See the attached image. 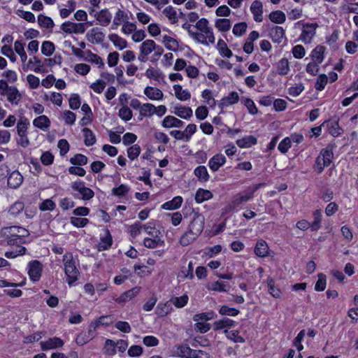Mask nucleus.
Wrapping results in <instances>:
<instances>
[{
	"instance_id": "obj_54",
	"label": "nucleus",
	"mask_w": 358,
	"mask_h": 358,
	"mask_svg": "<svg viewBox=\"0 0 358 358\" xmlns=\"http://www.w3.org/2000/svg\"><path fill=\"white\" fill-rule=\"evenodd\" d=\"M128 20L127 14L124 13V12L120 9H119L115 15L112 28L116 29L118 25L121 24L122 22L126 21Z\"/></svg>"
},
{
	"instance_id": "obj_12",
	"label": "nucleus",
	"mask_w": 358,
	"mask_h": 358,
	"mask_svg": "<svg viewBox=\"0 0 358 358\" xmlns=\"http://www.w3.org/2000/svg\"><path fill=\"white\" fill-rule=\"evenodd\" d=\"M94 17L98 21L99 24L106 27L110 23L112 15L109 10L106 8L96 13Z\"/></svg>"
},
{
	"instance_id": "obj_61",
	"label": "nucleus",
	"mask_w": 358,
	"mask_h": 358,
	"mask_svg": "<svg viewBox=\"0 0 358 358\" xmlns=\"http://www.w3.org/2000/svg\"><path fill=\"white\" fill-rule=\"evenodd\" d=\"M219 313L221 315L236 316L240 313V310L227 306H222L219 309Z\"/></svg>"
},
{
	"instance_id": "obj_34",
	"label": "nucleus",
	"mask_w": 358,
	"mask_h": 358,
	"mask_svg": "<svg viewBox=\"0 0 358 358\" xmlns=\"http://www.w3.org/2000/svg\"><path fill=\"white\" fill-rule=\"evenodd\" d=\"M199 235L194 234V232L188 229V230L181 236L180 243L182 246H187L192 243Z\"/></svg>"
},
{
	"instance_id": "obj_33",
	"label": "nucleus",
	"mask_w": 358,
	"mask_h": 358,
	"mask_svg": "<svg viewBox=\"0 0 358 358\" xmlns=\"http://www.w3.org/2000/svg\"><path fill=\"white\" fill-rule=\"evenodd\" d=\"M213 197V194L210 191L203 189H199L195 194V201L201 203L203 202L204 201H207Z\"/></svg>"
},
{
	"instance_id": "obj_41",
	"label": "nucleus",
	"mask_w": 358,
	"mask_h": 358,
	"mask_svg": "<svg viewBox=\"0 0 358 358\" xmlns=\"http://www.w3.org/2000/svg\"><path fill=\"white\" fill-rule=\"evenodd\" d=\"M29 125V122L27 118H20L17 124V132L18 136L27 135V131Z\"/></svg>"
},
{
	"instance_id": "obj_2",
	"label": "nucleus",
	"mask_w": 358,
	"mask_h": 358,
	"mask_svg": "<svg viewBox=\"0 0 358 358\" xmlns=\"http://www.w3.org/2000/svg\"><path fill=\"white\" fill-rule=\"evenodd\" d=\"M64 266V272L66 275V281L70 286L73 285L74 282L78 280L80 274L78 265L73 259L71 252H66L62 258Z\"/></svg>"
},
{
	"instance_id": "obj_48",
	"label": "nucleus",
	"mask_w": 358,
	"mask_h": 358,
	"mask_svg": "<svg viewBox=\"0 0 358 358\" xmlns=\"http://www.w3.org/2000/svg\"><path fill=\"white\" fill-rule=\"evenodd\" d=\"M163 13L171 24H175L178 22L177 13L173 6H169L166 7L163 10Z\"/></svg>"
},
{
	"instance_id": "obj_53",
	"label": "nucleus",
	"mask_w": 358,
	"mask_h": 358,
	"mask_svg": "<svg viewBox=\"0 0 358 358\" xmlns=\"http://www.w3.org/2000/svg\"><path fill=\"white\" fill-rule=\"evenodd\" d=\"M155 110L156 107L153 104L149 103H144L141 107L140 115L150 117L155 113Z\"/></svg>"
},
{
	"instance_id": "obj_23",
	"label": "nucleus",
	"mask_w": 358,
	"mask_h": 358,
	"mask_svg": "<svg viewBox=\"0 0 358 358\" xmlns=\"http://www.w3.org/2000/svg\"><path fill=\"white\" fill-rule=\"evenodd\" d=\"M33 124L38 129L46 131L50 127V120L46 115H40L34 120Z\"/></svg>"
},
{
	"instance_id": "obj_62",
	"label": "nucleus",
	"mask_w": 358,
	"mask_h": 358,
	"mask_svg": "<svg viewBox=\"0 0 358 358\" xmlns=\"http://www.w3.org/2000/svg\"><path fill=\"white\" fill-rule=\"evenodd\" d=\"M14 48L15 52L20 56L22 62H25L27 56L24 51V44L20 41H16L14 44Z\"/></svg>"
},
{
	"instance_id": "obj_39",
	"label": "nucleus",
	"mask_w": 358,
	"mask_h": 358,
	"mask_svg": "<svg viewBox=\"0 0 358 358\" xmlns=\"http://www.w3.org/2000/svg\"><path fill=\"white\" fill-rule=\"evenodd\" d=\"M314 220L310 222V229L312 231H317L321 227L322 210H315L313 213Z\"/></svg>"
},
{
	"instance_id": "obj_4",
	"label": "nucleus",
	"mask_w": 358,
	"mask_h": 358,
	"mask_svg": "<svg viewBox=\"0 0 358 358\" xmlns=\"http://www.w3.org/2000/svg\"><path fill=\"white\" fill-rule=\"evenodd\" d=\"M190 36L197 42L205 45L215 43V36L211 27L202 32L190 33Z\"/></svg>"
},
{
	"instance_id": "obj_63",
	"label": "nucleus",
	"mask_w": 358,
	"mask_h": 358,
	"mask_svg": "<svg viewBox=\"0 0 358 358\" xmlns=\"http://www.w3.org/2000/svg\"><path fill=\"white\" fill-rule=\"evenodd\" d=\"M70 162L73 165H85L87 163V157L82 154H76L70 159Z\"/></svg>"
},
{
	"instance_id": "obj_45",
	"label": "nucleus",
	"mask_w": 358,
	"mask_h": 358,
	"mask_svg": "<svg viewBox=\"0 0 358 358\" xmlns=\"http://www.w3.org/2000/svg\"><path fill=\"white\" fill-rule=\"evenodd\" d=\"M108 319V316H101L96 321L92 322L90 324V329L89 330V334L93 336V331H94L96 327H98L99 325H106L108 326L110 324V322L107 321Z\"/></svg>"
},
{
	"instance_id": "obj_26",
	"label": "nucleus",
	"mask_w": 358,
	"mask_h": 358,
	"mask_svg": "<svg viewBox=\"0 0 358 358\" xmlns=\"http://www.w3.org/2000/svg\"><path fill=\"white\" fill-rule=\"evenodd\" d=\"M173 113L176 115L185 120L190 118L193 115L191 108L182 106H176Z\"/></svg>"
},
{
	"instance_id": "obj_55",
	"label": "nucleus",
	"mask_w": 358,
	"mask_h": 358,
	"mask_svg": "<svg viewBox=\"0 0 358 358\" xmlns=\"http://www.w3.org/2000/svg\"><path fill=\"white\" fill-rule=\"evenodd\" d=\"M217 45L219 52L222 56L229 58L233 55L231 50L227 47V43L222 39L218 41Z\"/></svg>"
},
{
	"instance_id": "obj_21",
	"label": "nucleus",
	"mask_w": 358,
	"mask_h": 358,
	"mask_svg": "<svg viewBox=\"0 0 358 358\" xmlns=\"http://www.w3.org/2000/svg\"><path fill=\"white\" fill-rule=\"evenodd\" d=\"M6 94L7 96L8 101L12 104H18L20 99H22L21 94L19 92L17 87L14 86H10L9 87V90L6 92Z\"/></svg>"
},
{
	"instance_id": "obj_25",
	"label": "nucleus",
	"mask_w": 358,
	"mask_h": 358,
	"mask_svg": "<svg viewBox=\"0 0 358 358\" xmlns=\"http://www.w3.org/2000/svg\"><path fill=\"white\" fill-rule=\"evenodd\" d=\"M320 156H321V159H322L323 166H329L334 156L332 146L329 145L325 148L322 149Z\"/></svg>"
},
{
	"instance_id": "obj_17",
	"label": "nucleus",
	"mask_w": 358,
	"mask_h": 358,
	"mask_svg": "<svg viewBox=\"0 0 358 358\" xmlns=\"http://www.w3.org/2000/svg\"><path fill=\"white\" fill-rule=\"evenodd\" d=\"M113 244L112 236L108 229L105 230L104 236H101L100 242L98 245L99 251L108 250Z\"/></svg>"
},
{
	"instance_id": "obj_7",
	"label": "nucleus",
	"mask_w": 358,
	"mask_h": 358,
	"mask_svg": "<svg viewBox=\"0 0 358 358\" xmlns=\"http://www.w3.org/2000/svg\"><path fill=\"white\" fill-rule=\"evenodd\" d=\"M178 354L179 357L182 358H196L199 355H204L206 358H208V355L206 352L193 350L187 345L179 346L178 348Z\"/></svg>"
},
{
	"instance_id": "obj_52",
	"label": "nucleus",
	"mask_w": 358,
	"mask_h": 358,
	"mask_svg": "<svg viewBox=\"0 0 358 358\" xmlns=\"http://www.w3.org/2000/svg\"><path fill=\"white\" fill-rule=\"evenodd\" d=\"M277 71L279 75L285 76L289 71L288 60L286 58L281 59L277 64Z\"/></svg>"
},
{
	"instance_id": "obj_18",
	"label": "nucleus",
	"mask_w": 358,
	"mask_h": 358,
	"mask_svg": "<svg viewBox=\"0 0 358 358\" xmlns=\"http://www.w3.org/2000/svg\"><path fill=\"white\" fill-rule=\"evenodd\" d=\"M184 123L182 120L175 117L174 116L168 115L164 117L162 122V125L164 128L178 127L180 128L183 126Z\"/></svg>"
},
{
	"instance_id": "obj_30",
	"label": "nucleus",
	"mask_w": 358,
	"mask_h": 358,
	"mask_svg": "<svg viewBox=\"0 0 358 358\" xmlns=\"http://www.w3.org/2000/svg\"><path fill=\"white\" fill-rule=\"evenodd\" d=\"M182 198L180 196H175L172 200L164 203L162 208L165 210H172L179 208L182 203Z\"/></svg>"
},
{
	"instance_id": "obj_28",
	"label": "nucleus",
	"mask_w": 358,
	"mask_h": 358,
	"mask_svg": "<svg viewBox=\"0 0 358 358\" xmlns=\"http://www.w3.org/2000/svg\"><path fill=\"white\" fill-rule=\"evenodd\" d=\"M239 100L238 94L236 92H231L227 96L222 99L220 106L224 108L229 105L236 103Z\"/></svg>"
},
{
	"instance_id": "obj_3",
	"label": "nucleus",
	"mask_w": 358,
	"mask_h": 358,
	"mask_svg": "<svg viewBox=\"0 0 358 358\" xmlns=\"http://www.w3.org/2000/svg\"><path fill=\"white\" fill-rule=\"evenodd\" d=\"M71 188L77 193L73 194L74 198L83 200H90L94 196L92 189L85 186V182L78 180L71 184Z\"/></svg>"
},
{
	"instance_id": "obj_19",
	"label": "nucleus",
	"mask_w": 358,
	"mask_h": 358,
	"mask_svg": "<svg viewBox=\"0 0 358 358\" xmlns=\"http://www.w3.org/2000/svg\"><path fill=\"white\" fill-rule=\"evenodd\" d=\"M243 202L238 196V194L235 195L231 200L228 203L226 206L222 208V214H227L237 208H238Z\"/></svg>"
},
{
	"instance_id": "obj_59",
	"label": "nucleus",
	"mask_w": 358,
	"mask_h": 358,
	"mask_svg": "<svg viewBox=\"0 0 358 358\" xmlns=\"http://www.w3.org/2000/svg\"><path fill=\"white\" fill-rule=\"evenodd\" d=\"M268 292L275 298H280L281 296V291L279 288L275 286L274 280L269 278L267 279Z\"/></svg>"
},
{
	"instance_id": "obj_38",
	"label": "nucleus",
	"mask_w": 358,
	"mask_h": 358,
	"mask_svg": "<svg viewBox=\"0 0 358 358\" xmlns=\"http://www.w3.org/2000/svg\"><path fill=\"white\" fill-rule=\"evenodd\" d=\"M172 310L171 303L167 301L165 303H159L156 308V314L159 317L168 315Z\"/></svg>"
},
{
	"instance_id": "obj_20",
	"label": "nucleus",
	"mask_w": 358,
	"mask_h": 358,
	"mask_svg": "<svg viewBox=\"0 0 358 358\" xmlns=\"http://www.w3.org/2000/svg\"><path fill=\"white\" fill-rule=\"evenodd\" d=\"M269 36L273 42L280 43L285 36V30L281 27L275 26L271 29Z\"/></svg>"
},
{
	"instance_id": "obj_60",
	"label": "nucleus",
	"mask_w": 358,
	"mask_h": 358,
	"mask_svg": "<svg viewBox=\"0 0 358 358\" xmlns=\"http://www.w3.org/2000/svg\"><path fill=\"white\" fill-rule=\"evenodd\" d=\"M217 317V314L215 313L213 311H210L207 313H202L199 314H196L194 316L193 320L195 322L199 321V320H210L213 319H215Z\"/></svg>"
},
{
	"instance_id": "obj_27",
	"label": "nucleus",
	"mask_w": 358,
	"mask_h": 358,
	"mask_svg": "<svg viewBox=\"0 0 358 358\" xmlns=\"http://www.w3.org/2000/svg\"><path fill=\"white\" fill-rule=\"evenodd\" d=\"M257 139L254 136H245L236 141V144L239 148H248L252 145L257 144Z\"/></svg>"
},
{
	"instance_id": "obj_10",
	"label": "nucleus",
	"mask_w": 358,
	"mask_h": 358,
	"mask_svg": "<svg viewBox=\"0 0 358 358\" xmlns=\"http://www.w3.org/2000/svg\"><path fill=\"white\" fill-rule=\"evenodd\" d=\"M64 341L58 337L50 338L46 341L41 343V349L44 351H47L51 349H55L61 348L64 345Z\"/></svg>"
},
{
	"instance_id": "obj_9",
	"label": "nucleus",
	"mask_w": 358,
	"mask_h": 358,
	"mask_svg": "<svg viewBox=\"0 0 358 358\" xmlns=\"http://www.w3.org/2000/svg\"><path fill=\"white\" fill-rule=\"evenodd\" d=\"M204 220L203 215H196L189 225V229L194 231V234L199 235L203 230Z\"/></svg>"
},
{
	"instance_id": "obj_11",
	"label": "nucleus",
	"mask_w": 358,
	"mask_h": 358,
	"mask_svg": "<svg viewBox=\"0 0 358 358\" xmlns=\"http://www.w3.org/2000/svg\"><path fill=\"white\" fill-rule=\"evenodd\" d=\"M226 162V157L222 154H216L208 161L210 169L215 172Z\"/></svg>"
},
{
	"instance_id": "obj_24",
	"label": "nucleus",
	"mask_w": 358,
	"mask_h": 358,
	"mask_svg": "<svg viewBox=\"0 0 358 358\" xmlns=\"http://www.w3.org/2000/svg\"><path fill=\"white\" fill-rule=\"evenodd\" d=\"M144 94L151 100H161L163 98V92L157 87H147L144 90Z\"/></svg>"
},
{
	"instance_id": "obj_37",
	"label": "nucleus",
	"mask_w": 358,
	"mask_h": 358,
	"mask_svg": "<svg viewBox=\"0 0 358 358\" xmlns=\"http://www.w3.org/2000/svg\"><path fill=\"white\" fill-rule=\"evenodd\" d=\"M224 334L228 339L232 341L234 343H243L245 342V339L239 335V331L238 330L229 331L225 329L224 331Z\"/></svg>"
},
{
	"instance_id": "obj_57",
	"label": "nucleus",
	"mask_w": 358,
	"mask_h": 358,
	"mask_svg": "<svg viewBox=\"0 0 358 358\" xmlns=\"http://www.w3.org/2000/svg\"><path fill=\"white\" fill-rule=\"evenodd\" d=\"M215 26L218 29L219 31L225 32L230 29L231 22L229 19H217L215 21Z\"/></svg>"
},
{
	"instance_id": "obj_15",
	"label": "nucleus",
	"mask_w": 358,
	"mask_h": 358,
	"mask_svg": "<svg viewBox=\"0 0 358 358\" xmlns=\"http://www.w3.org/2000/svg\"><path fill=\"white\" fill-rule=\"evenodd\" d=\"M264 183H259L255 185L252 187H249L246 190H245L242 193L238 194L243 203H245L250 200H251L254 197V193L259 189L261 187L264 186Z\"/></svg>"
},
{
	"instance_id": "obj_51",
	"label": "nucleus",
	"mask_w": 358,
	"mask_h": 358,
	"mask_svg": "<svg viewBox=\"0 0 358 358\" xmlns=\"http://www.w3.org/2000/svg\"><path fill=\"white\" fill-rule=\"evenodd\" d=\"M194 174L199 180L206 182L209 179V175L205 166H199L194 169Z\"/></svg>"
},
{
	"instance_id": "obj_1",
	"label": "nucleus",
	"mask_w": 358,
	"mask_h": 358,
	"mask_svg": "<svg viewBox=\"0 0 358 358\" xmlns=\"http://www.w3.org/2000/svg\"><path fill=\"white\" fill-rule=\"evenodd\" d=\"M29 235L27 229L20 226H10L3 227L1 231V236L9 245L20 246L24 243V238Z\"/></svg>"
},
{
	"instance_id": "obj_31",
	"label": "nucleus",
	"mask_w": 358,
	"mask_h": 358,
	"mask_svg": "<svg viewBox=\"0 0 358 358\" xmlns=\"http://www.w3.org/2000/svg\"><path fill=\"white\" fill-rule=\"evenodd\" d=\"M268 252V247L266 242L264 240H259L257 241L255 248V253L261 257L267 256Z\"/></svg>"
},
{
	"instance_id": "obj_29",
	"label": "nucleus",
	"mask_w": 358,
	"mask_h": 358,
	"mask_svg": "<svg viewBox=\"0 0 358 358\" xmlns=\"http://www.w3.org/2000/svg\"><path fill=\"white\" fill-rule=\"evenodd\" d=\"M325 48L322 45L316 46L312 51L310 57L313 62L321 64L324 60Z\"/></svg>"
},
{
	"instance_id": "obj_14",
	"label": "nucleus",
	"mask_w": 358,
	"mask_h": 358,
	"mask_svg": "<svg viewBox=\"0 0 358 358\" xmlns=\"http://www.w3.org/2000/svg\"><path fill=\"white\" fill-rule=\"evenodd\" d=\"M23 181V177L17 171H13L8 178V186L16 189L20 186Z\"/></svg>"
},
{
	"instance_id": "obj_16",
	"label": "nucleus",
	"mask_w": 358,
	"mask_h": 358,
	"mask_svg": "<svg viewBox=\"0 0 358 358\" xmlns=\"http://www.w3.org/2000/svg\"><path fill=\"white\" fill-rule=\"evenodd\" d=\"M250 10L253 14L255 21L260 22L263 20V5L261 1H253L250 6Z\"/></svg>"
},
{
	"instance_id": "obj_6",
	"label": "nucleus",
	"mask_w": 358,
	"mask_h": 358,
	"mask_svg": "<svg viewBox=\"0 0 358 358\" xmlns=\"http://www.w3.org/2000/svg\"><path fill=\"white\" fill-rule=\"evenodd\" d=\"M302 33L300 39L305 43H310L315 35L316 29L318 27L317 23H305L302 24Z\"/></svg>"
},
{
	"instance_id": "obj_5",
	"label": "nucleus",
	"mask_w": 358,
	"mask_h": 358,
	"mask_svg": "<svg viewBox=\"0 0 358 358\" xmlns=\"http://www.w3.org/2000/svg\"><path fill=\"white\" fill-rule=\"evenodd\" d=\"M30 280L37 282L40 280L43 271V264L38 260L30 261L27 265Z\"/></svg>"
},
{
	"instance_id": "obj_22",
	"label": "nucleus",
	"mask_w": 358,
	"mask_h": 358,
	"mask_svg": "<svg viewBox=\"0 0 358 358\" xmlns=\"http://www.w3.org/2000/svg\"><path fill=\"white\" fill-rule=\"evenodd\" d=\"M322 126L327 127L329 133L333 136H338L341 134V128L337 121L327 120L322 124Z\"/></svg>"
},
{
	"instance_id": "obj_50",
	"label": "nucleus",
	"mask_w": 358,
	"mask_h": 358,
	"mask_svg": "<svg viewBox=\"0 0 358 358\" xmlns=\"http://www.w3.org/2000/svg\"><path fill=\"white\" fill-rule=\"evenodd\" d=\"M269 19L274 23L282 24L285 21L286 17L282 11L275 10L269 14Z\"/></svg>"
},
{
	"instance_id": "obj_40",
	"label": "nucleus",
	"mask_w": 358,
	"mask_h": 358,
	"mask_svg": "<svg viewBox=\"0 0 358 358\" xmlns=\"http://www.w3.org/2000/svg\"><path fill=\"white\" fill-rule=\"evenodd\" d=\"M110 41L113 42L115 46L117 47L120 50H123L127 48V43L126 40L122 38L116 34H112L108 36Z\"/></svg>"
},
{
	"instance_id": "obj_46",
	"label": "nucleus",
	"mask_w": 358,
	"mask_h": 358,
	"mask_svg": "<svg viewBox=\"0 0 358 358\" xmlns=\"http://www.w3.org/2000/svg\"><path fill=\"white\" fill-rule=\"evenodd\" d=\"M140 50L143 55H149L155 50V42L153 40H146L141 44Z\"/></svg>"
},
{
	"instance_id": "obj_64",
	"label": "nucleus",
	"mask_w": 358,
	"mask_h": 358,
	"mask_svg": "<svg viewBox=\"0 0 358 358\" xmlns=\"http://www.w3.org/2000/svg\"><path fill=\"white\" fill-rule=\"evenodd\" d=\"M118 115L122 120L126 122L130 120L133 116L132 111L128 106L122 107L119 110Z\"/></svg>"
},
{
	"instance_id": "obj_13",
	"label": "nucleus",
	"mask_w": 358,
	"mask_h": 358,
	"mask_svg": "<svg viewBox=\"0 0 358 358\" xmlns=\"http://www.w3.org/2000/svg\"><path fill=\"white\" fill-rule=\"evenodd\" d=\"M236 322L228 318L224 317L221 320H216L213 324V329L214 331H220L224 329H230L234 327Z\"/></svg>"
},
{
	"instance_id": "obj_49",
	"label": "nucleus",
	"mask_w": 358,
	"mask_h": 358,
	"mask_svg": "<svg viewBox=\"0 0 358 358\" xmlns=\"http://www.w3.org/2000/svg\"><path fill=\"white\" fill-rule=\"evenodd\" d=\"M90 37L89 41L91 42H94V41L96 43H101L103 41L105 35L102 31H99L97 27L93 28L90 31Z\"/></svg>"
},
{
	"instance_id": "obj_42",
	"label": "nucleus",
	"mask_w": 358,
	"mask_h": 358,
	"mask_svg": "<svg viewBox=\"0 0 358 358\" xmlns=\"http://www.w3.org/2000/svg\"><path fill=\"white\" fill-rule=\"evenodd\" d=\"M85 54L87 57L85 58L87 61H90L96 64L99 65V68H103L104 66L103 60L101 57L96 54L92 53L90 50H86Z\"/></svg>"
},
{
	"instance_id": "obj_56",
	"label": "nucleus",
	"mask_w": 358,
	"mask_h": 358,
	"mask_svg": "<svg viewBox=\"0 0 358 358\" xmlns=\"http://www.w3.org/2000/svg\"><path fill=\"white\" fill-rule=\"evenodd\" d=\"M55 50L54 43L49 41H43L41 45V52L47 57L52 55Z\"/></svg>"
},
{
	"instance_id": "obj_43",
	"label": "nucleus",
	"mask_w": 358,
	"mask_h": 358,
	"mask_svg": "<svg viewBox=\"0 0 358 358\" xmlns=\"http://www.w3.org/2000/svg\"><path fill=\"white\" fill-rule=\"evenodd\" d=\"M38 23L41 27L52 29L55 26L53 20L44 15L40 14L38 16Z\"/></svg>"
},
{
	"instance_id": "obj_44",
	"label": "nucleus",
	"mask_w": 358,
	"mask_h": 358,
	"mask_svg": "<svg viewBox=\"0 0 358 358\" xmlns=\"http://www.w3.org/2000/svg\"><path fill=\"white\" fill-rule=\"evenodd\" d=\"M163 43L165 47L169 50L176 51L178 49L179 45L178 41L171 36L167 35L164 36L163 37Z\"/></svg>"
},
{
	"instance_id": "obj_32",
	"label": "nucleus",
	"mask_w": 358,
	"mask_h": 358,
	"mask_svg": "<svg viewBox=\"0 0 358 358\" xmlns=\"http://www.w3.org/2000/svg\"><path fill=\"white\" fill-rule=\"evenodd\" d=\"M173 90L176 97L180 101H187L191 97L190 92L187 90H182L180 85H174Z\"/></svg>"
},
{
	"instance_id": "obj_36",
	"label": "nucleus",
	"mask_w": 358,
	"mask_h": 358,
	"mask_svg": "<svg viewBox=\"0 0 358 358\" xmlns=\"http://www.w3.org/2000/svg\"><path fill=\"white\" fill-rule=\"evenodd\" d=\"M208 289L220 292H228L229 289V285L222 281H215L211 283L210 285L207 287Z\"/></svg>"
},
{
	"instance_id": "obj_47",
	"label": "nucleus",
	"mask_w": 358,
	"mask_h": 358,
	"mask_svg": "<svg viewBox=\"0 0 358 358\" xmlns=\"http://www.w3.org/2000/svg\"><path fill=\"white\" fill-rule=\"evenodd\" d=\"M84 134V143L87 146L93 145L96 143V137L91 129L89 128H84L83 129Z\"/></svg>"
},
{
	"instance_id": "obj_8",
	"label": "nucleus",
	"mask_w": 358,
	"mask_h": 358,
	"mask_svg": "<svg viewBox=\"0 0 358 358\" xmlns=\"http://www.w3.org/2000/svg\"><path fill=\"white\" fill-rule=\"evenodd\" d=\"M61 29L67 34H83L86 30L84 23H75L70 21L64 22Z\"/></svg>"
},
{
	"instance_id": "obj_58",
	"label": "nucleus",
	"mask_w": 358,
	"mask_h": 358,
	"mask_svg": "<svg viewBox=\"0 0 358 358\" xmlns=\"http://www.w3.org/2000/svg\"><path fill=\"white\" fill-rule=\"evenodd\" d=\"M116 345L115 341L107 339L103 347L104 353L110 356L115 355L116 354Z\"/></svg>"
},
{
	"instance_id": "obj_35",
	"label": "nucleus",
	"mask_w": 358,
	"mask_h": 358,
	"mask_svg": "<svg viewBox=\"0 0 358 358\" xmlns=\"http://www.w3.org/2000/svg\"><path fill=\"white\" fill-rule=\"evenodd\" d=\"M189 297L187 294H184L180 297L172 296L169 302L173 304L176 308H181L185 306L188 302Z\"/></svg>"
}]
</instances>
